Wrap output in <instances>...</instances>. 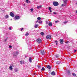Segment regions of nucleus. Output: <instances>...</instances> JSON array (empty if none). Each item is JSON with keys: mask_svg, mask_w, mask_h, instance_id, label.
I'll use <instances>...</instances> for the list:
<instances>
[{"mask_svg": "<svg viewBox=\"0 0 77 77\" xmlns=\"http://www.w3.org/2000/svg\"><path fill=\"white\" fill-rule=\"evenodd\" d=\"M68 72H67V74H68V75H70V71H69V70H68L67 71Z\"/></svg>", "mask_w": 77, "mask_h": 77, "instance_id": "dca6fc26", "label": "nucleus"}, {"mask_svg": "<svg viewBox=\"0 0 77 77\" xmlns=\"http://www.w3.org/2000/svg\"><path fill=\"white\" fill-rule=\"evenodd\" d=\"M30 11H31V12H33V9L32 8L31 9H30Z\"/></svg>", "mask_w": 77, "mask_h": 77, "instance_id": "bb28decb", "label": "nucleus"}, {"mask_svg": "<svg viewBox=\"0 0 77 77\" xmlns=\"http://www.w3.org/2000/svg\"><path fill=\"white\" fill-rule=\"evenodd\" d=\"M47 67L48 69H51V66H50V65H47Z\"/></svg>", "mask_w": 77, "mask_h": 77, "instance_id": "1a4fd4ad", "label": "nucleus"}, {"mask_svg": "<svg viewBox=\"0 0 77 77\" xmlns=\"http://www.w3.org/2000/svg\"><path fill=\"white\" fill-rule=\"evenodd\" d=\"M37 19L38 20H40L41 19V17H39L37 18Z\"/></svg>", "mask_w": 77, "mask_h": 77, "instance_id": "412c9836", "label": "nucleus"}, {"mask_svg": "<svg viewBox=\"0 0 77 77\" xmlns=\"http://www.w3.org/2000/svg\"><path fill=\"white\" fill-rule=\"evenodd\" d=\"M9 47L10 48H12V46H11V45H9Z\"/></svg>", "mask_w": 77, "mask_h": 77, "instance_id": "c756f323", "label": "nucleus"}, {"mask_svg": "<svg viewBox=\"0 0 77 77\" xmlns=\"http://www.w3.org/2000/svg\"><path fill=\"white\" fill-rule=\"evenodd\" d=\"M20 17L18 15H16L15 16V18H16L17 20H19L20 18Z\"/></svg>", "mask_w": 77, "mask_h": 77, "instance_id": "39448f33", "label": "nucleus"}, {"mask_svg": "<svg viewBox=\"0 0 77 77\" xmlns=\"http://www.w3.org/2000/svg\"><path fill=\"white\" fill-rule=\"evenodd\" d=\"M17 70H15V72H17Z\"/></svg>", "mask_w": 77, "mask_h": 77, "instance_id": "a18cd8bd", "label": "nucleus"}, {"mask_svg": "<svg viewBox=\"0 0 77 77\" xmlns=\"http://www.w3.org/2000/svg\"><path fill=\"white\" fill-rule=\"evenodd\" d=\"M29 35V33L26 32V33L25 34V36H28Z\"/></svg>", "mask_w": 77, "mask_h": 77, "instance_id": "5701e85b", "label": "nucleus"}, {"mask_svg": "<svg viewBox=\"0 0 77 77\" xmlns=\"http://www.w3.org/2000/svg\"><path fill=\"white\" fill-rule=\"evenodd\" d=\"M50 12H52V11L51 10H50Z\"/></svg>", "mask_w": 77, "mask_h": 77, "instance_id": "79ce46f5", "label": "nucleus"}, {"mask_svg": "<svg viewBox=\"0 0 77 77\" xmlns=\"http://www.w3.org/2000/svg\"><path fill=\"white\" fill-rule=\"evenodd\" d=\"M9 69L10 70H12V69H13V68H12V66H9Z\"/></svg>", "mask_w": 77, "mask_h": 77, "instance_id": "ddd939ff", "label": "nucleus"}, {"mask_svg": "<svg viewBox=\"0 0 77 77\" xmlns=\"http://www.w3.org/2000/svg\"><path fill=\"white\" fill-rule=\"evenodd\" d=\"M45 70V68L44 67H42V68L41 71H44Z\"/></svg>", "mask_w": 77, "mask_h": 77, "instance_id": "6ab92c4d", "label": "nucleus"}, {"mask_svg": "<svg viewBox=\"0 0 77 77\" xmlns=\"http://www.w3.org/2000/svg\"><path fill=\"white\" fill-rule=\"evenodd\" d=\"M46 24H48V22L47 21H46Z\"/></svg>", "mask_w": 77, "mask_h": 77, "instance_id": "37998d69", "label": "nucleus"}, {"mask_svg": "<svg viewBox=\"0 0 77 77\" xmlns=\"http://www.w3.org/2000/svg\"><path fill=\"white\" fill-rule=\"evenodd\" d=\"M42 7V5H40V6H38L37 7V9H39V8H41Z\"/></svg>", "mask_w": 77, "mask_h": 77, "instance_id": "2eb2a0df", "label": "nucleus"}, {"mask_svg": "<svg viewBox=\"0 0 77 77\" xmlns=\"http://www.w3.org/2000/svg\"><path fill=\"white\" fill-rule=\"evenodd\" d=\"M38 68H41V66H38Z\"/></svg>", "mask_w": 77, "mask_h": 77, "instance_id": "c9c22d12", "label": "nucleus"}, {"mask_svg": "<svg viewBox=\"0 0 77 77\" xmlns=\"http://www.w3.org/2000/svg\"><path fill=\"white\" fill-rule=\"evenodd\" d=\"M51 74L52 75H55V72L54 71L52 72Z\"/></svg>", "mask_w": 77, "mask_h": 77, "instance_id": "6e6552de", "label": "nucleus"}, {"mask_svg": "<svg viewBox=\"0 0 77 77\" xmlns=\"http://www.w3.org/2000/svg\"><path fill=\"white\" fill-rule=\"evenodd\" d=\"M5 17L6 18H8L9 17V16H8V15H6Z\"/></svg>", "mask_w": 77, "mask_h": 77, "instance_id": "aec40b11", "label": "nucleus"}, {"mask_svg": "<svg viewBox=\"0 0 77 77\" xmlns=\"http://www.w3.org/2000/svg\"><path fill=\"white\" fill-rule=\"evenodd\" d=\"M38 20H37L36 21V23H38Z\"/></svg>", "mask_w": 77, "mask_h": 77, "instance_id": "c03bdc74", "label": "nucleus"}, {"mask_svg": "<svg viewBox=\"0 0 77 77\" xmlns=\"http://www.w3.org/2000/svg\"><path fill=\"white\" fill-rule=\"evenodd\" d=\"M12 29V28L10 27L9 28V30H11V29Z\"/></svg>", "mask_w": 77, "mask_h": 77, "instance_id": "473e14b6", "label": "nucleus"}, {"mask_svg": "<svg viewBox=\"0 0 77 77\" xmlns=\"http://www.w3.org/2000/svg\"><path fill=\"white\" fill-rule=\"evenodd\" d=\"M23 29H24V28H20L21 31H23Z\"/></svg>", "mask_w": 77, "mask_h": 77, "instance_id": "c85d7f7f", "label": "nucleus"}, {"mask_svg": "<svg viewBox=\"0 0 77 77\" xmlns=\"http://www.w3.org/2000/svg\"><path fill=\"white\" fill-rule=\"evenodd\" d=\"M29 62L31 63V62H32V59L31 58H30V57H29Z\"/></svg>", "mask_w": 77, "mask_h": 77, "instance_id": "4be33fe9", "label": "nucleus"}, {"mask_svg": "<svg viewBox=\"0 0 77 77\" xmlns=\"http://www.w3.org/2000/svg\"><path fill=\"white\" fill-rule=\"evenodd\" d=\"M18 54V51H16V54H14V56H17Z\"/></svg>", "mask_w": 77, "mask_h": 77, "instance_id": "9b49d317", "label": "nucleus"}, {"mask_svg": "<svg viewBox=\"0 0 77 77\" xmlns=\"http://www.w3.org/2000/svg\"><path fill=\"white\" fill-rule=\"evenodd\" d=\"M61 6H62V7L63 6V4H62Z\"/></svg>", "mask_w": 77, "mask_h": 77, "instance_id": "a19ab883", "label": "nucleus"}, {"mask_svg": "<svg viewBox=\"0 0 77 77\" xmlns=\"http://www.w3.org/2000/svg\"><path fill=\"white\" fill-rule=\"evenodd\" d=\"M60 43L61 44H63V40L62 39H60Z\"/></svg>", "mask_w": 77, "mask_h": 77, "instance_id": "0eeeda50", "label": "nucleus"}, {"mask_svg": "<svg viewBox=\"0 0 77 77\" xmlns=\"http://www.w3.org/2000/svg\"><path fill=\"white\" fill-rule=\"evenodd\" d=\"M26 3H29H29H30V1H29V0H26Z\"/></svg>", "mask_w": 77, "mask_h": 77, "instance_id": "cd10ccee", "label": "nucleus"}, {"mask_svg": "<svg viewBox=\"0 0 77 77\" xmlns=\"http://www.w3.org/2000/svg\"><path fill=\"white\" fill-rule=\"evenodd\" d=\"M53 14H56V12H53Z\"/></svg>", "mask_w": 77, "mask_h": 77, "instance_id": "e433bc0d", "label": "nucleus"}, {"mask_svg": "<svg viewBox=\"0 0 77 77\" xmlns=\"http://www.w3.org/2000/svg\"><path fill=\"white\" fill-rule=\"evenodd\" d=\"M59 22V21L58 20L56 21H55V23H57V22Z\"/></svg>", "mask_w": 77, "mask_h": 77, "instance_id": "72a5a7b5", "label": "nucleus"}, {"mask_svg": "<svg viewBox=\"0 0 77 77\" xmlns=\"http://www.w3.org/2000/svg\"><path fill=\"white\" fill-rule=\"evenodd\" d=\"M35 28H37V27L38 26V24L35 25Z\"/></svg>", "mask_w": 77, "mask_h": 77, "instance_id": "393cba45", "label": "nucleus"}, {"mask_svg": "<svg viewBox=\"0 0 77 77\" xmlns=\"http://www.w3.org/2000/svg\"><path fill=\"white\" fill-rule=\"evenodd\" d=\"M36 42L38 44H40L42 42V40L41 38H38L36 40Z\"/></svg>", "mask_w": 77, "mask_h": 77, "instance_id": "f257e3e1", "label": "nucleus"}, {"mask_svg": "<svg viewBox=\"0 0 77 77\" xmlns=\"http://www.w3.org/2000/svg\"><path fill=\"white\" fill-rule=\"evenodd\" d=\"M7 38L8 39V37H7Z\"/></svg>", "mask_w": 77, "mask_h": 77, "instance_id": "8fccbe9b", "label": "nucleus"}, {"mask_svg": "<svg viewBox=\"0 0 77 77\" xmlns=\"http://www.w3.org/2000/svg\"><path fill=\"white\" fill-rule=\"evenodd\" d=\"M53 5L54 6H57L59 5V3L57 2H53Z\"/></svg>", "mask_w": 77, "mask_h": 77, "instance_id": "f03ea898", "label": "nucleus"}, {"mask_svg": "<svg viewBox=\"0 0 77 77\" xmlns=\"http://www.w3.org/2000/svg\"><path fill=\"white\" fill-rule=\"evenodd\" d=\"M68 43H69V41H67V42H65V43L66 44H68Z\"/></svg>", "mask_w": 77, "mask_h": 77, "instance_id": "2f4dec72", "label": "nucleus"}, {"mask_svg": "<svg viewBox=\"0 0 77 77\" xmlns=\"http://www.w3.org/2000/svg\"><path fill=\"white\" fill-rule=\"evenodd\" d=\"M72 75L73 76H74V77H75V76H76V74H75L74 73H72Z\"/></svg>", "mask_w": 77, "mask_h": 77, "instance_id": "f3484780", "label": "nucleus"}, {"mask_svg": "<svg viewBox=\"0 0 77 77\" xmlns=\"http://www.w3.org/2000/svg\"><path fill=\"white\" fill-rule=\"evenodd\" d=\"M67 23V22H64V24H66V23Z\"/></svg>", "mask_w": 77, "mask_h": 77, "instance_id": "58836bf2", "label": "nucleus"}, {"mask_svg": "<svg viewBox=\"0 0 77 77\" xmlns=\"http://www.w3.org/2000/svg\"><path fill=\"white\" fill-rule=\"evenodd\" d=\"M51 8L50 7H49V11H50V10H51Z\"/></svg>", "mask_w": 77, "mask_h": 77, "instance_id": "7c9ffc66", "label": "nucleus"}, {"mask_svg": "<svg viewBox=\"0 0 77 77\" xmlns=\"http://www.w3.org/2000/svg\"><path fill=\"white\" fill-rule=\"evenodd\" d=\"M59 55L57 54L55 55V57L57 58L59 57Z\"/></svg>", "mask_w": 77, "mask_h": 77, "instance_id": "a211bd4d", "label": "nucleus"}, {"mask_svg": "<svg viewBox=\"0 0 77 77\" xmlns=\"http://www.w3.org/2000/svg\"><path fill=\"white\" fill-rule=\"evenodd\" d=\"M76 51H77V50H74V52H76Z\"/></svg>", "mask_w": 77, "mask_h": 77, "instance_id": "4c0bfd02", "label": "nucleus"}, {"mask_svg": "<svg viewBox=\"0 0 77 77\" xmlns=\"http://www.w3.org/2000/svg\"><path fill=\"white\" fill-rule=\"evenodd\" d=\"M64 3L65 4V5H66V1H64Z\"/></svg>", "mask_w": 77, "mask_h": 77, "instance_id": "a878e982", "label": "nucleus"}, {"mask_svg": "<svg viewBox=\"0 0 77 77\" xmlns=\"http://www.w3.org/2000/svg\"><path fill=\"white\" fill-rule=\"evenodd\" d=\"M51 35H48L46 36V38L48 39H51Z\"/></svg>", "mask_w": 77, "mask_h": 77, "instance_id": "20e7f679", "label": "nucleus"}, {"mask_svg": "<svg viewBox=\"0 0 77 77\" xmlns=\"http://www.w3.org/2000/svg\"><path fill=\"white\" fill-rule=\"evenodd\" d=\"M54 43H55L56 45H57V41H55L54 42Z\"/></svg>", "mask_w": 77, "mask_h": 77, "instance_id": "b1692460", "label": "nucleus"}, {"mask_svg": "<svg viewBox=\"0 0 77 77\" xmlns=\"http://www.w3.org/2000/svg\"><path fill=\"white\" fill-rule=\"evenodd\" d=\"M76 13H77V10L76 11Z\"/></svg>", "mask_w": 77, "mask_h": 77, "instance_id": "49530a36", "label": "nucleus"}, {"mask_svg": "<svg viewBox=\"0 0 77 77\" xmlns=\"http://www.w3.org/2000/svg\"><path fill=\"white\" fill-rule=\"evenodd\" d=\"M53 23L51 22H49L48 23V25L49 26H52V25Z\"/></svg>", "mask_w": 77, "mask_h": 77, "instance_id": "f8f14e48", "label": "nucleus"}, {"mask_svg": "<svg viewBox=\"0 0 77 77\" xmlns=\"http://www.w3.org/2000/svg\"><path fill=\"white\" fill-rule=\"evenodd\" d=\"M7 41V39H5V42H6V41Z\"/></svg>", "mask_w": 77, "mask_h": 77, "instance_id": "ea45409f", "label": "nucleus"}, {"mask_svg": "<svg viewBox=\"0 0 77 77\" xmlns=\"http://www.w3.org/2000/svg\"><path fill=\"white\" fill-rule=\"evenodd\" d=\"M45 51L44 50H41L40 52V53L42 55H44L45 54Z\"/></svg>", "mask_w": 77, "mask_h": 77, "instance_id": "7ed1b4c3", "label": "nucleus"}, {"mask_svg": "<svg viewBox=\"0 0 77 77\" xmlns=\"http://www.w3.org/2000/svg\"><path fill=\"white\" fill-rule=\"evenodd\" d=\"M38 23H41L40 22V21L38 22Z\"/></svg>", "mask_w": 77, "mask_h": 77, "instance_id": "de8ad7c7", "label": "nucleus"}, {"mask_svg": "<svg viewBox=\"0 0 77 77\" xmlns=\"http://www.w3.org/2000/svg\"><path fill=\"white\" fill-rule=\"evenodd\" d=\"M60 61H59L56 62V64L57 65H60Z\"/></svg>", "mask_w": 77, "mask_h": 77, "instance_id": "9d476101", "label": "nucleus"}, {"mask_svg": "<svg viewBox=\"0 0 77 77\" xmlns=\"http://www.w3.org/2000/svg\"><path fill=\"white\" fill-rule=\"evenodd\" d=\"M20 64H23V63H22V61H21L20 62Z\"/></svg>", "mask_w": 77, "mask_h": 77, "instance_id": "f704fd0d", "label": "nucleus"}, {"mask_svg": "<svg viewBox=\"0 0 77 77\" xmlns=\"http://www.w3.org/2000/svg\"><path fill=\"white\" fill-rule=\"evenodd\" d=\"M40 34H41V35L42 36H44V35H45V34H44V32H41Z\"/></svg>", "mask_w": 77, "mask_h": 77, "instance_id": "4468645a", "label": "nucleus"}, {"mask_svg": "<svg viewBox=\"0 0 77 77\" xmlns=\"http://www.w3.org/2000/svg\"><path fill=\"white\" fill-rule=\"evenodd\" d=\"M10 15L11 17H14V16H15L14 14L12 13V12H11Z\"/></svg>", "mask_w": 77, "mask_h": 77, "instance_id": "423d86ee", "label": "nucleus"}, {"mask_svg": "<svg viewBox=\"0 0 77 77\" xmlns=\"http://www.w3.org/2000/svg\"><path fill=\"white\" fill-rule=\"evenodd\" d=\"M42 23V21L41 22V23Z\"/></svg>", "mask_w": 77, "mask_h": 77, "instance_id": "09e8293b", "label": "nucleus"}]
</instances>
